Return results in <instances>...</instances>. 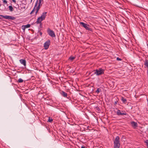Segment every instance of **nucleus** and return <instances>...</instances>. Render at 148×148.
<instances>
[{
    "label": "nucleus",
    "mask_w": 148,
    "mask_h": 148,
    "mask_svg": "<svg viewBox=\"0 0 148 148\" xmlns=\"http://www.w3.org/2000/svg\"><path fill=\"white\" fill-rule=\"evenodd\" d=\"M45 20L44 18H41V17H39L37 19L36 23L37 24L40 23V24L42 25L41 22Z\"/></svg>",
    "instance_id": "0eeeda50"
},
{
    "label": "nucleus",
    "mask_w": 148,
    "mask_h": 148,
    "mask_svg": "<svg viewBox=\"0 0 148 148\" xmlns=\"http://www.w3.org/2000/svg\"><path fill=\"white\" fill-rule=\"evenodd\" d=\"M132 126L134 128H136L137 126V123L134 121H132L131 123Z\"/></svg>",
    "instance_id": "f8f14e48"
},
{
    "label": "nucleus",
    "mask_w": 148,
    "mask_h": 148,
    "mask_svg": "<svg viewBox=\"0 0 148 148\" xmlns=\"http://www.w3.org/2000/svg\"><path fill=\"white\" fill-rule=\"evenodd\" d=\"M40 34L41 35H42V33L41 32H40Z\"/></svg>",
    "instance_id": "7c9ffc66"
},
{
    "label": "nucleus",
    "mask_w": 148,
    "mask_h": 148,
    "mask_svg": "<svg viewBox=\"0 0 148 148\" xmlns=\"http://www.w3.org/2000/svg\"><path fill=\"white\" fill-rule=\"evenodd\" d=\"M0 16L3 17L4 18L7 19H8L9 16H3V15H0Z\"/></svg>",
    "instance_id": "dca6fc26"
},
{
    "label": "nucleus",
    "mask_w": 148,
    "mask_h": 148,
    "mask_svg": "<svg viewBox=\"0 0 148 148\" xmlns=\"http://www.w3.org/2000/svg\"><path fill=\"white\" fill-rule=\"evenodd\" d=\"M38 3V0H37L35 3V6L34 7V9L32 11V12H31L30 13V14H33V12L35 11V10H36V8H37L36 7H37V6Z\"/></svg>",
    "instance_id": "1a4fd4ad"
},
{
    "label": "nucleus",
    "mask_w": 148,
    "mask_h": 148,
    "mask_svg": "<svg viewBox=\"0 0 148 148\" xmlns=\"http://www.w3.org/2000/svg\"><path fill=\"white\" fill-rule=\"evenodd\" d=\"M116 60L118 61H121L122 60V59L119 57H117L116 58Z\"/></svg>",
    "instance_id": "bb28decb"
},
{
    "label": "nucleus",
    "mask_w": 148,
    "mask_h": 148,
    "mask_svg": "<svg viewBox=\"0 0 148 148\" xmlns=\"http://www.w3.org/2000/svg\"><path fill=\"white\" fill-rule=\"evenodd\" d=\"M101 90V89L99 88H98L97 90L96 91V92L97 93H98L99 92H100Z\"/></svg>",
    "instance_id": "b1692460"
},
{
    "label": "nucleus",
    "mask_w": 148,
    "mask_h": 148,
    "mask_svg": "<svg viewBox=\"0 0 148 148\" xmlns=\"http://www.w3.org/2000/svg\"><path fill=\"white\" fill-rule=\"evenodd\" d=\"M104 70L101 68L98 69L94 71V74L99 76L104 74Z\"/></svg>",
    "instance_id": "f03ea898"
},
{
    "label": "nucleus",
    "mask_w": 148,
    "mask_h": 148,
    "mask_svg": "<svg viewBox=\"0 0 148 148\" xmlns=\"http://www.w3.org/2000/svg\"><path fill=\"white\" fill-rule=\"evenodd\" d=\"M146 143H147V145L148 146V140H146Z\"/></svg>",
    "instance_id": "c85d7f7f"
},
{
    "label": "nucleus",
    "mask_w": 148,
    "mask_h": 148,
    "mask_svg": "<svg viewBox=\"0 0 148 148\" xmlns=\"http://www.w3.org/2000/svg\"><path fill=\"white\" fill-rule=\"evenodd\" d=\"M19 61L21 63L23 64L24 66H26V61L25 60L21 59Z\"/></svg>",
    "instance_id": "9b49d317"
},
{
    "label": "nucleus",
    "mask_w": 148,
    "mask_h": 148,
    "mask_svg": "<svg viewBox=\"0 0 148 148\" xmlns=\"http://www.w3.org/2000/svg\"><path fill=\"white\" fill-rule=\"evenodd\" d=\"M50 44V41L49 40H47L44 44V47L45 49H48Z\"/></svg>",
    "instance_id": "39448f33"
},
{
    "label": "nucleus",
    "mask_w": 148,
    "mask_h": 148,
    "mask_svg": "<svg viewBox=\"0 0 148 148\" xmlns=\"http://www.w3.org/2000/svg\"><path fill=\"white\" fill-rule=\"evenodd\" d=\"M42 0H39L38 3V6H37L36 11L35 12V15L37 14L40 8V6L41 5V3Z\"/></svg>",
    "instance_id": "423d86ee"
},
{
    "label": "nucleus",
    "mask_w": 148,
    "mask_h": 148,
    "mask_svg": "<svg viewBox=\"0 0 148 148\" xmlns=\"http://www.w3.org/2000/svg\"><path fill=\"white\" fill-rule=\"evenodd\" d=\"M114 146L113 148H119L120 144V138L118 136H116L114 141Z\"/></svg>",
    "instance_id": "f257e3e1"
},
{
    "label": "nucleus",
    "mask_w": 148,
    "mask_h": 148,
    "mask_svg": "<svg viewBox=\"0 0 148 148\" xmlns=\"http://www.w3.org/2000/svg\"><path fill=\"white\" fill-rule=\"evenodd\" d=\"M15 19V17L12 16H9L8 19H11V20H14Z\"/></svg>",
    "instance_id": "a211bd4d"
},
{
    "label": "nucleus",
    "mask_w": 148,
    "mask_h": 148,
    "mask_svg": "<svg viewBox=\"0 0 148 148\" xmlns=\"http://www.w3.org/2000/svg\"><path fill=\"white\" fill-rule=\"evenodd\" d=\"M22 29H23V32L25 31V29H26L24 26L23 25L22 27Z\"/></svg>",
    "instance_id": "393cba45"
},
{
    "label": "nucleus",
    "mask_w": 148,
    "mask_h": 148,
    "mask_svg": "<svg viewBox=\"0 0 148 148\" xmlns=\"http://www.w3.org/2000/svg\"><path fill=\"white\" fill-rule=\"evenodd\" d=\"M12 0L13 1V2L14 3L16 4V0Z\"/></svg>",
    "instance_id": "cd10ccee"
},
{
    "label": "nucleus",
    "mask_w": 148,
    "mask_h": 148,
    "mask_svg": "<svg viewBox=\"0 0 148 148\" xmlns=\"http://www.w3.org/2000/svg\"><path fill=\"white\" fill-rule=\"evenodd\" d=\"M32 0H31V2L32 1Z\"/></svg>",
    "instance_id": "2f4dec72"
},
{
    "label": "nucleus",
    "mask_w": 148,
    "mask_h": 148,
    "mask_svg": "<svg viewBox=\"0 0 148 148\" xmlns=\"http://www.w3.org/2000/svg\"><path fill=\"white\" fill-rule=\"evenodd\" d=\"M81 148H86L84 146H82L81 147Z\"/></svg>",
    "instance_id": "c756f323"
},
{
    "label": "nucleus",
    "mask_w": 148,
    "mask_h": 148,
    "mask_svg": "<svg viewBox=\"0 0 148 148\" xmlns=\"http://www.w3.org/2000/svg\"><path fill=\"white\" fill-rule=\"evenodd\" d=\"M75 57L71 56L69 58V59L71 61H72L74 59H75Z\"/></svg>",
    "instance_id": "6ab92c4d"
},
{
    "label": "nucleus",
    "mask_w": 148,
    "mask_h": 148,
    "mask_svg": "<svg viewBox=\"0 0 148 148\" xmlns=\"http://www.w3.org/2000/svg\"><path fill=\"white\" fill-rule=\"evenodd\" d=\"M23 80L22 79H21V78H19L18 79V82H19V83H22V82H23Z\"/></svg>",
    "instance_id": "4be33fe9"
},
{
    "label": "nucleus",
    "mask_w": 148,
    "mask_h": 148,
    "mask_svg": "<svg viewBox=\"0 0 148 148\" xmlns=\"http://www.w3.org/2000/svg\"><path fill=\"white\" fill-rule=\"evenodd\" d=\"M47 12H44L42 13V15L41 16V18H44L45 19V18L46 16V14Z\"/></svg>",
    "instance_id": "ddd939ff"
},
{
    "label": "nucleus",
    "mask_w": 148,
    "mask_h": 148,
    "mask_svg": "<svg viewBox=\"0 0 148 148\" xmlns=\"http://www.w3.org/2000/svg\"><path fill=\"white\" fill-rule=\"evenodd\" d=\"M45 20L44 18H41V17H39L37 19L36 23L37 24L40 23V24L42 25L41 22Z\"/></svg>",
    "instance_id": "6e6552de"
},
{
    "label": "nucleus",
    "mask_w": 148,
    "mask_h": 148,
    "mask_svg": "<svg viewBox=\"0 0 148 148\" xmlns=\"http://www.w3.org/2000/svg\"><path fill=\"white\" fill-rule=\"evenodd\" d=\"M41 25H41V24H40V26H41Z\"/></svg>",
    "instance_id": "473e14b6"
},
{
    "label": "nucleus",
    "mask_w": 148,
    "mask_h": 148,
    "mask_svg": "<svg viewBox=\"0 0 148 148\" xmlns=\"http://www.w3.org/2000/svg\"><path fill=\"white\" fill-rule=\"evenodd\" d=\"M3 2L5 4H7V1L6 0H3Z\"/></svg>",
    "instance_id": "a878e982"
},
{
    "label": "nucleus",
    "mask_w": 148,
    "mask_h": 148,
    "mask_svg": "<svg viewBox=\"0 0 148 148\" xmlns=\"http://www.w3.org/2000/svg\"><path fill=\"white\" fill-rule=\"evenodd\" d=\"M9 10H10V11L11 12H12L13 11V8L12 7V6L11 5H10L9 6Z\"/></svg>",
    "instance_id": "aec40b11"
},
{
    "label": "nucleus",
    "mask_w": 148,
    "mask_h": 148,
    "mask_svg": "<svg viewBox=\"0 0 148 148\" xmlns=\"http://www.w3.org/2000/svg\"><path fill=\"white\" fill-rule=\"evenodd\" d=\"M61 94L62 96L63 97H67V94L65 92L62 91L61 92Z\"/></svg>",
    "instance_id": "4468645a"
},
{
    "label": "nucleus",
    "mask_w": 148,
    "mask_h": 148,
    "mask_svg": "<svg viewBox=\"0 0 148 148\" xmlns=\"http://www.w3.org/2000/svg\"><path fill=\"white\" fill-rule=\"evenodd\" d=\"M25 27V28H28L30 27V25L29 24H27L26 25H24Z\"/></svg>",
    "instance_id": "412c9836"
},
{
    "label": "nucleus",
    "mask_w": 148,
    "mask_h": 148,
    "mask_svg": "<svg viewBox=\"0 0 148 148\" xmlns=\"http://www.w3.org/2000/svg\"><path fill=\"white\" fill-rule=\"evenodd\" d=\"M116 114L118 115H126V114L125 113L123 112H120V110H118L117 111Z\"/></svg>",
    "instance_id": "9d476101"
},
{
    "label": "nucleus",
    "mask_w": 148,
    "mask_h": 148,
    "mask_svg": "<svg viewBox=\"0 0 148 148\" xmlns=\"http://www.w3.org/2000/svg\"><path fill=\"white\" fill-rule=\"evenodd\" d=\"M47 33L48 34L52 37H55L56 36L54 32L52 30H51L49 28H48L47 30Z\"/></svg>",
    "instance_id": "20e7f679"
},
{
    "label": "nucleus",
    "mask_w": 148,
    "mask_h": 148,
    "mask_svg": "<svg viewBox=\"0 0 148 148\" xmlns=\"http://www.w3.org/2000/svg\"><path fill=\"white\" fill-rule=\"evenodd\" d=\"M52 121L53 119L49 117L48 120V121L49 122H51Z\"/></svg>",
    "instance_id": "5701e85b"
},
{
    "label": "nucleus",
    "mask_w": 148,
    "mask_h": 148,
    "mask_svg": "<svg viewBox=\"0 0 148 148\" xmlns=\"http://www.w3.org/2000/svg\"><path fill=\"white\" fill-rule=\"evenodd\" d=\"M121 100L124 103H125L127 101L126 99L123 97H122Z\"/></svg>",
    "instance_id": "f3484780"
},
{
    "label": "nucleus",
    "mask_w": 148,
    "mask_h": 148,
    "mask_svg": "<svg viewBox=\"0 0 148 148\" xmlns=\"http://www.w3.org/2000/svg\"><path fill=\"white\" fill-rule=\"evenodd\" d=\"M80 24L82 25L83 27H84L86 30L89 31H92V29L90 27V26L87 24L84 23L82 22H80Z\"/></svg>",
    "instance_id": "7ed1b4c3"
},
{
    "label": "nucleus",
    "mask_w": 148,
    "mask_h": 148,
    "mask_svg": "<svg viewBox=\"0 0 148 148\" xmlns=\"http://www.w3.org/2000/svg\"><path fill=\"white\" fill-rule=\"evenodd\" d=\"M144 65L147 68V73L148 74V60H146L144 63Z\"/></svg>",
    "instance_id": "2eb2a0df"
}]
</instances>
